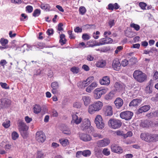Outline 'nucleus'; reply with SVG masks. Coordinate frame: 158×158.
Masks as SVG:
<instances>
[{
  "label": "nucleus",
  "mask_w": 158,
  "mask_h": 158,
  "mask_svg": "<svg viewBox=\"0 0 158 158\" xmlns=\"http://www.w3.org/2000/svg\"><path fill=\"white\" fill-rule=\"evenodd\" d=\"M103 106L102 103L100 101H98L94 102L89 106L88 109V112L91 114H92L96 111H98L100 110Z\"/></svg>",
  "instance_id": "1"
},
{
  "label": "nucleus",
  "mask_w": 158,
  "mask_h": 158,
  "mask_svg": "<svg viewBox=\"0 0 158 158\" xmlns=\"http://www.w3.org/2000/svg\"><path fill=\"white\" fill-rule=\"evenodd\" d=\"M134 78L140 83L143 82L147 80V75L141 71L139 70H135L133 74Z\"/></svg>",
  "instance_id": "2"
},
{
  "label": "nucleus",
  "mask_w": 158,
  "mask_h": 158,
  "mask_svg": "<svg viewBox=\"0 0 158 158\" xmlns=\"http://www.w3.org/2000/svg\"><path fill=\"white\" fill-rule=\"evenodd\" d=\"M108 123L109 126L114 129L119 128L122 125V123L120 120L115 119H110Z\"/></svg>",
  "instance_id": "3"
},
{
  "label": "nucleus",
  "mask_w": 158,
  "mask_h": 158,
  "mask_svg": "<svg viewBox=\"0 0 158 158\" xmlns=\"http://www.w3.org/2000/svg\"><path fill=\"white\" fill-rule=\"evenodd\" d=\"M94 122L96 124L97 127L99 129H102L104 127L105 124L104 123L102 116L98 115L96 116L95 118Z\"/></svg>",
  "instance_id": "4"
},
{
  "label": "nucleus",
  "mask_w": 158,
  "mask_h": 158,
  "mask_svg": "<svg viewBox=\"0 0 158 158\" xmlns=\"http://www.w3.org/2000/svg\"><path fill=\"white\" fill-rule=\"evenodd\" d=\"M107 91V89H101L99 88H97L94 91V97L96 99H99L102 95L105 94Z\"/></svg>",
  "instance_id": "5"
},
{
  "label": "nucleus",
  "mask_w": 158,
  "mask_h": 158,
  "mask_svg": "<svg viewBox=\"0 0 158 158\" xmlns=\"http://www.w3.org/2000/svg\"><path fill=\"white\" fill-rule=\"evenodd\" d=\"M133 113L130 111H126L121 112L120 114V116L122 118L126 120H130L133 116Z\"/></svg>",
  "instance_id": "6"
},
{
  "label": "nucleus",
  "mask_w": 158,
  "mask_h": 158,
  "mask_svg": "<svg viewBox=\"0 0 158 158\" xmlns=\"http://www.w3.org/2000/svg\"><path fill=\"white\" fill-rule=\"evenodd\" d=\"M93 76H91L89 77L85 81H84L82 82H79L77 83V85L78 87L80 88H82L83 87L87 86L94 79Z\"/></svg>",
  "instance_id": "7"
},
{
  "label": "nucleus",
  "mask_w": 158,
  "mask_h": 158,
  "mask_svg": "<svg viewBox=\"0 0 158 158\" xmlns=\"http://www.w3.org/2000/svg\"><path fill=\"white\" fill-rule=\"evenodd\" d=\"M46 138L45 135L42 131H38L36 132L35 139L38 142L43 143L45 141Z\"/></svg>",
  "instance_id": "8"
},
{
  "label": "nucleus",
  "mask_w": 158,
  "mask_h": 158,
  "mask_svg": "<svg viewBox=\"0 0 158 158\" xmlns=\"http://www.w3.org/2000/svg\"><path fill=\"white\" fill-rule=\"evenodd\" d=\"M112 66L113 69L116 71H119L121 69V64L118 59L115 58L113 60Z\"/></svg>",
  "instance_id": "9"
},
{
  "label": "nucleus",
  "mask_w": 158,
  "mask_h": 158,
  "mask_svg": "<svg viewBox=\"0 0 158 158\" xmlns=\"http://www.w3.org/2000/svg\"><path fill=\"white\" fill-rule=\"evenodd\" d=\"M81 122L80 127L81 129L83 131L87 129L90 125V122L87 118L84 119Z\"/></svg>",
  "instance_id": "10"
},
{
  "label": "nucleus",
  "mask_w": 158,
  "mask_h": 158,
  "mask_svg": "<svg viewBox=\"0 0 158 158\" xmlns=\"http://www.w3.org/2000/svg\"><path fill=\"white\" fill-rule=\"evenodd\" d=\"M110 141L108 139H104L98 141L97 142V146L99 147H102L108 145Z\"/></svg>",
  "instance_id": "11"
},
{
  "label": "nucleus",
  "mask_w": 158,
  "mask_h": 158,
  "mask_svg": "<svg viewBox=\"0 0 158 158\" xmlns=\"http://www.w3.org/2000/svg\"><path fill=\"white\" fill-rule=\"evenodd\" d=\"M78 134L80 139L84 141H89L91 139V137L90 135L85 133H79Z\"/></svg>",
  "instance_id": "12"
},
{
  "label": "nucleus",
  "mask_w": 158,
  "mask_h": 158,
  "mask_svg": "<svg viewBox=\"0 0 158 158\" xmlns=\"http://www.w3.org/2000/svg\"><path fill=\"white\" fill-rule=\"evenodd\" d=\"M103 110L106 116H111L113 114L112 108L110 106H106L104 107Z\"/></svg>",
  "instance_id": "13"
},
{
  "label": "nucleus",
  "mask_w": 158,
  "mask_h": 158,
  "mask_svg": "<svg viewBox=\"0 0 158 158\" xmlns=\"http://www.w3.org/2000/svg\"><path fill=\"white\" fill-rule=\"evenodd\" d=\"M112 152L117 153H121L123 152V149L121 148L116 144H113L111 146Z\"/></svg>",
  "instance_id": "14"
},
{
  "label": "nucleus",
  "mask_w": 158,
  "mask_h": 158,
  "mask_svg": "<svg viewBox=\"0 0 158 158\" xmlns=\"http://www.w3.org/2000/svg\"><path fill=\"white\" fill-rule=\"evenodd\" d=\"M10 103V101L6 98L0 99V107L3 108L8 106Z\"/></svg>",
  "instance_id": "15"
},
{
  "label": "nucleus",
  "mask_w": 158,
  "mask_h": 158,
  "mask_svg": "<svg viewBox=\"0 0 158 158\" xmlns=\"http://www.w3.org/2000/svg\"><path fill=\"white\" fill-rule=\"evenodd\" d=\"M18 127L19 131H27L28 129V127L23 121L19 120L18 121Z\"/></svg>",
  "instance_id": "16"
},
{
  "label": "nucleus",
  "mask_w": 158,
  "mask_h": 158,
  "mask_svg": "<svg viewBox=\"0 0 158 158\" xmlns=\"http://www.w3.org/2000/svg\"><path fill=\"white\" fill-rule=\"evenodd\" d=\"M125 85L123 83L116 82L114 85V87L116 91L119 92L124 91L125 88Z\"/></svg>",
  "instance_id": "17"
},
{
  "label": "nucleus",
  "mask_w": 158,
  "mask_h": 158,
  "mask_svg": "<svg viewBox=\"0 0 158 158\" xmlns=\"http://www.w3.org/2000/svg\"><path fill=\"white\" fill-rule=\"evenodd\" d=\"M114 102L116 107L118 109H120L123 104V100L120 98H116Z\"/></svg>",
  "instance_id": "18"
},
{
  "label": "nucleus",
  "mask_w": 158,
  "mask_h": 158,
  "mask_svg": "<svg viewBox=\"0 0 158 158\" xmlns=\"http://www.w3.org/2000/svg\"><path fill=\"white\" fill-rule=\"evenodd\" d=\"M82 118L79 117L75 114H72V121L71 122H73L77 124H78L81 122Z\"/></svg>",
  "instance_id": "19"
},
{
  "label": "nucleus",
  "mask_w": 158,
  "mask_h": 158,
  "mask_svg": "<svg viewBox=\"0 0 158 158\" xmlns=\"http://www.w3.org/2000/svg\"><path fill=\"white\" fill-rule=\"evenodd\" d=\"M150 108V106L149 105H145L142 106L139 108L137 111V114H139L143 112H146L148 111Z\"/></svg>",
  "instance_id": "20"
},
{
  "label": "nucleus",
  "mask_w": 158,
  "mask_h": 158,
  "mask_svg": "<svg viewBox=\"0 0 158 158\" xmlns=\"http://www.w3.org/2000/svg\"><path fill=\"white\" fill-rule=\"evenodd\" d=\"M100 83L102 85H108L110 83V80L109 77H103L102 79L100 80Z\"/></svg>",
  "instance_id": "21"
},
{
  "label": "nucleus",
  "mask_w": 158,
  "mask_h": 158,
  "mask_svg": "<svg viewBox=\"0 0 158 158\" xmlns=\"http://www.w3.org/2000/svg\"><path fill=\"white\" fill-rule=\"evenodd\" d=\"M141 102V100L140 99H135L133 100L130 103V106H138Z\"/></svg>",
  "instance_id": "22"
},
{
  "label": "nucleus",
  "mask_w": 158,
  "mask_h": 158,
  "mask_svg": "<svg viewBox=\"0 0 158 158\" xmlns=\"http://www.w3.org/2000/svg\"><path fill=\"white\" fill-rule=\"evenodd\" d=\"M82 99L85 106H87L90 103L91 98L89 96H84L82 97Z\"/></svg>",
  "instance_id": "23"
},
{
  "label": "nucleus",
  "mask_w": 158,
  "mask_h": 158,
  "mask_svg": "<svg viewBox=\"0 0 158 158\" xmlns=\"http://www.w3.org/2000/svg\"><path fill=\"white\" fill-rule=\"evenodd\" d=\"M119 7V6L117 3H115L114 4L110 3L108 5L107 9L109 10H113L114 9L117 10L118 9Z\"/></svg>",
  "instance_id": "24"
},
{
  "label": "nucleus",
  "mask_w": 158,
  "mask_h": 158,
  "mask_svg": "<svg viewBox=\"0 0 158 158\" xmlns=\"http://www.w3.org/2000/svg\"><path fill=\"white\" fill-rule=\"evenodd\" d=\"M101 41L103 42V44L104 45L112 43L113 42V40L112 39L110 38L106 37L105 38L101 39Z\"/></svg>",
  "instance_id": "25"
},
{
  "label": "nucleus",
  "mask_w": 158,
  "mask_h": 158,
  "mask_svg": "<svg viewBox=\"0 0 158 158\" xmlns=\"http://www.w3.org/2000/svg\"><path fill=\"white\" fill-rule=\"evenodd\" d=\"M106 64V62L105 60H101L98 61L96 65L98 67L102 68L105 66Z\"/></svg>",
  "instance_id": "26"
},
{
  "label": "nucleus",
  "mask_w": 158,
  "mask_h": 158,
  "mask_svg": "<svg viewBox=\"0 0 158 158\" xmlns=\"http://www.w3.org/2000/svg\"><path fill=\"white\" fill-rule=\"evenodd\" d=\"M33 109L34 112L35 114H37L40 112L41 108L39 105L35 104L34 106Z\"/></svg>",
  "instance_id": "27"
},
{
  "label": "nucleus",
  "mask_w": 158,
  "mask_h": 158,
  "mask_svg": "<svg viewBox=\"0 0 158 158\" xmlns=\"http://www.w3.org/2000/svg\"><path fill=\"white\" fill-rule=\"evenodd\" d=\"M59 141L61 145L64 147L67 146L69 143L68 140L65 139H60Z\"/></svg>",
  "instance_id": "28"
},
{
  "label": "nucleus",
  "mask_w": 158,
  "mask_h": 158,
  "mask_svg": "<svg viewBox=\"0 0 158 158\" xmlns=\"http://www.w3.org/2000/svg\"><path fill=\"white\" fill-rule=\"evenodd\" d=\"M94 154L98 158H101L102 156L101 150L98 148L94 149Z\"/></svg>",
  "instance_id": "29"
},
{
  "label": "nucleus",
  "mask_w": 158,
  "mask_h": 158,
  "mask_svg": "<svg viewBox=\"0 0 158 158\" xmlns=\"http://www.w3.org/2000/svg\"><path fill=\"white\" fill-rule=\"evenodd\" d=\"M152 80H151L149 81V85L146 87L145 90L147 93L150 94L152 92V89L151 86V84L152 82Z\"/></svg>",
  "instance_id": "30"
},
{
  "label": "nucleus",
  "mask_w": 158,
  "mask_h": 158,
  "mask_svg": "<svg viewBox=\"0 0 158 158\" xmlns=\"http://www.w3.org/2000/svg\"><path fill=\"white\" fill-rule=\"evenodd\" d=\"M114 92L111 91L106 96V98L107 100H111L114 97Z\"/></svg>",
  "instance_id": "31"
},
{
  "label": "nucleus",
  "mask_w": 158,
  "mask_h": 158,
  "mask_svg": "<svg viewBox=\"0 0 158 158\" xmlns=\"http://www.w3.org/2000/svg\"><path fill=\"white\" fill-rule=\"evenodd\" d=\"M34 46L38 48H42L44 47L45 44L43 43L37 42L34 44Z\"/></svg>",
  "instance_id": "32"
},
{
  "label": "nucleus",
  "mask_w": 158,
  "mask_h": 158,
  "mask_svg": "<svg viewBox=\"0 0 158 158\" xmlns=\"http://www.w3.org/2000/svg\"><path fill=\"white\" fill-rule=\"evenodd\" d=\"M149 125V122L147 120L142 121L140 123V126L143 127H148Z\"/></svg>",
  "instance_id": "33"
},
{
  "label": "nucleus",
  "mask_w": 158,
  "mask_h": 158,
  "mask_svg": "<svg viewBox=\"0 0 158 158\" xmlns=\"http://www.w3.org/2000/svg\"><path fill=\"white\" fill-rule=\"evenodd\" d=\"M12 138L14 140H15L17 139L19 137V135L16 131H14L12 133Z\"/></svg>",
  "instance_id": "34"
},
{
  "label": "nucleus",
  "mask_w": 158,
  "mask_h": 158,
  "mask_svg": "<svg viewBox=\"0 0 158 158\" xmlns=\"http://www.w3.org/2000/svg\"><path fill=\"white\" fill-rule=\"evenodd\" d=\"M51 87L53 89H58L59 87V85L57 82L55 81L52 83Z\"/></svg>",
  "instance_id": "35"
},
{
  "label": "nucleus",
  "mask_w": 158,
  "mask_h": 158,
  "mask_svg": "<svg viewBox=\"0 0 158 158\" xmlns=\"http://www.w3.org/2000/svg\"><path fill=\"white\" fill-rule=\"evenodd\" d=\"M41 8L42 9L46 10V11L49 10L50 8L49 5L48 4H41Z\"/></svg>",
  "instance_id": "36"
},
{
  "label": "nucleus",
  "mask_w": 158,
  "mask_h": 158,
  "mask_svg": "<svg viewBox=\"0 0 158 158\" xmlns=\"http://www.w3.org/2000/svg\"><path fill=\"white\" fill-rule=\"evenodd\" d=\"M40 10L39 9H36L34 10L33 13V16L35 17L38 16L40 14Z\"/></svg>",
  "instance_id": "37"
},
{
  "label": "nucleus",
  "mask_w": 158,
  "mask_h": 158,
  "mask_svg": "<svg viewBox=\"0 0 158 158\" xmlns=\"http://www.w3.org/2000/svg\"><path fill=\"white\" fill-rule=\"evenodd\" d=\"M131 27L133 28L136 31H139L140 28V27L138 24H135L134 23H132L130 24Z\"/></svg>",
  "instance_id": "38"
},
{
  "label": "nucleus",
  "mask_w": 158,
  "mask_h": 158,
  "mask_svg": "<svg viewBox=\"0 0 158 158\" xmlns=\"http://www.w3.org/2000/svg\"><path fill=\"white\" fill-rule=\"evenodd\" d=\"M82 38L85 40H87L90 39V37L89 34L87 33H84L82 34Z\"/></svg>",
  "instance_id": "39"
},
{
  "label": "nucleus",
  "mask_w": 158,
  "mask_h": 158,
  "mask_svg": "<svg viewBox=\"0 0 158 158\" xmlns=\"http://www.w3.org/2000/svg\"><path fill=\"white\" fill-rule=\"evenodd\" d=\"M83 156H89L91 155V152L89 150H85L82 151Z\"/></svg>",
  "instance_id": "40"
},
{
  "label": "nucleus",
  "mask_w": 158,
  "mask_h": 158,
  "mask_svg": "<svg viewBox=\"0 0 158 158\" xmlns=\"http://www.w3.org/2000/svg\"><path fill=\"white\" fill-rule=\"evenodd\" d=\"M19 131L23 138H26L27 137L28 134L27 131Z\"/></svg>",
  "instance_id": "41"
},
{
  "label": "nucleus",
  "mask_w": 158,
  "mask_h": 158,
  "mask_svg": "<svg viewBox=\"0 0 158 158\" xmlns=\"http://www.w3.org/2000/svg\"><path fill=\"white\" fill-rule=\"evenodd\" d=\"M79 12L81 15H84L86 12V10L84 6H81L79 8Z\"/></svg>",
  "instance_id": "42"
},
{
  "label": "nucleus",
  "mask_w": 158,
  "mask_h": 158,
  "mask_svg": "<svg viewBox=\"0 0 158 158\" xmlns=\"http://www.w3.org/2000/svg\"><path fill=\"white\" fill-rule=\"evenodd\" d=\"M45 155L44 153L41 151H38L37 152V156L36 158H44Z\"/></svg>",
  "instance_id": "43"
},
{
  "label": "nucleus",
  "mask_w": 158,
  "mask_h": 158,
  "mask_svg": "<svg viewBox=\"0 0 158 158\" xmlns=\"http://www.w3.org/2000/svg\"><path fill=\"white\" fill-rule=\"evenodd\" d=\"M92 134L94 137L96 138L97 139H101L103 137L102 135L96 133H93Z\"/></svg>",
  "instance_id": "44"
},
{
  "label": "nucleus",
  "mask_w": 158,
  "mask_h": 158,
  "mask_svg": "<svg viewBox=\"0 0 158 158\" xmlns=\"http://www.w3.org/2000/svg\"><path fill=\"white\" fill-rule=\"evenodd\" d=\"M140 138L141 139L145 141H146L147 139V133H143L140 135Z\"/></svg>",
  "instance_id": "45"
},
{
  "label": "nucleus",
  "mask_w": 158,
  "mask_h": 158,
  "mask_svg": "<svg viewBox=\"0 0 158 158\" xmlns=\"http://www.w3.org/2000/svg\"><path fill=\"white\" fill-rule=\"evenodd\" d=\"M10 125V122L9 120L4 122L2 123V126L5 128H8Z\"/></svg>",
  "instance_id": "46"
},
{
  "label": "nucleus",
  "mask_w": 158,
  "mask_h": 158,
  "mask_svg": "<svg viewBox=\"0 0 158 158\" xmlns=\"http://www.w3.org/2000/svg\"><path fill=\"white\" fill-rule=\"evenodd\" d=\"M0 85L3 88L5 89H9V86H8L7 84L6 83L1 82L0 83Z\"/></svg>",
  "instance_id": "47"
},
{
  "label": "nucleus",
  "mask_w": 158,
  "mask_h": 158,
  "mask_svg": "<svg viewBox=\"0 0 158 158\" xmlns=\"http://www.w3.org/2000/svg\"><path fill=\"white\" fill-rule=\"evenodd\" d=\"M152 142H156L158 140V134L152 135Z\"/></svg>",
  "instance_id": "48"
},
{
  "label": "nucleus",
  "mask_w": 158,
  "mask_h": 158,
  "mask_svg": "<svg viewBox=\"0 0 158 158\" xmlns=\"http://www.w3.org/2000/svg\"><path fill=\"white\" fill-rule=\"evenodd\" d=\"M33 10V7L31 6H27L26 7V10L29 13H31Z\"/></svg>",
  "instance_id": "49"
},
{
  "label": "nucleus",
  "mask_w": 158,
  "mask_h": 158,
  "mask_svg": "<svg viewBox=\"0 0 158 158\" xmlns=\"http://www.w3.org/2000/svg\"><path fill=\"white\" fill-rule=\"evenodd\" d=\"M103 153L105 155L108 156L109 155L110 152L109 150L107 148H104L102 151Z\"/></svg>",
  "instance_id": "50"
},
{
  "label": "nucleus",
  "mask_w": 158,
  "mask_h": 158,
  "mask_svg": "<svg viewBox=\"0 0 158 158\" xmlns=\"http://www.w3.org/2000/svg\"><path fill=\"white\" fill-rule=\"evenodd\" d=\"M0 42L2 45L4 46L8 43V40L7 39L2 38L0 40Z\"/></svg>",
  "instance_id": "51"
},
{
  "label": "nucleus",
  "mask_w": 158,
  "mask_h": 158,
  "mask_svg": "<svg viewBox=\"0 0 158 158\" xmlns=\"http://www.w3.org/2000/svg\"><path fill=\"white\" fill-rule=\"evenodd\" d=\"M71 70L74 73H77L79 72V69L75 67L72 68Z\"/></svg>",
  "instance_id": "52"
},
{
  "label": "nucleus",
  "mask_w": 158,
  "mask_h": 158,
  "mask_svg": "<svg viewBox=\"0 0 158 158\" xmlns=\"http://www.w3.org/2000/svg\"><path fill=\"white\" fill-rule=\"evenodd\" d=\"M147 142H152V135L148 133H147Z\"/></svg>",
  "instance_id": "53"
},
{
  "label": "nucleus",
  "mask_w": 158,
  "mask_h": 158,
  "mask_svg": "<svg viewBox=\"0 0 158 158\" xmlns=\"http://www.w3.org/2000/svg\"><path fill=\"white\" fill-rule=\"evenodd\" d=\"M73 106L75 108H79L81 107V104L79 102H76L74 103Z\"/></svg>",
  "instance_id": "54"
},
{
  "label": "nucleus",
  "mask_w": 158,
  "mask_h": 158,
  "mask_svg": "<svg viewBox=\"0 0 158 158\" xmlns=\"http://www.w3.org/2000/svg\"><path fill=\"white\" fill-rule=\"evenodd\" d=\"M139 5L142 9L144 10L146 9L145 7L147 6V4L144 2H141L139 3Z\"/></svg>",
  "instance_id": "55"
},
{
  "label": "nucleus",
  "mask_w": 158,
  "mask_h": 158,
  "mask_svg": "<svg viewBox=\"0 0 158 158\" xmlns=\"http://www.w3.org/2000/svg\"><path fill=\"white\" fill-rule=\"evenodd\" d=\"M62 131L64 134L67 135H70L71 133L70 129L69 128H67L66 129L63 130Z\"/></svg>",
  "instance_id": "56"
},
{
  "label": "nucleus",
  "mask_w": 158,
  "mask_h": 158,
  "mask_svg": "<svg viewBox=\"0 0 158 158\" xmlns=\"http://www.w3.org/2000/svg\"><path fill=\"white\" fill-rule=\"evenodd\" d=\"M68 34L69 35V38L71 39H74L75 36L72 34V31L69 30L68 32Z\"/></svg>",
  "instance_id": "57"
},
{
  "label": "nucleus",
  "mask_w": 158,
  "mask_h": 158,
  "mask_svg": "<svg viewBox=\"0 0 158 158\" xmlns=\"http://www.w3.org/2000/svg\"><path fill=\"white\" fill-rule=\"evenodd\" d=\"M23 46H26L27 48L26 49V50L27 51H29L30 50H32V48L34 46V45L33 46H31V45H28L27 44H24Z\"/></svg>",
  "instance_id": "58"
},
{
  "label": "nucleus",
  "mask_w": 158,
  "mask_h": 158,
  "mask_svg": "<svg viewBox=\"0 0 158 158\" xmlns=\"http://www.w3.org/2000/svg\"><path fill=\"white\" fill-rule=\"evenodd\" d=\"M89 86L91 87L93 90L98 86V84L96 82L94 81Z\"/></svg>",
  "instance_id": "59"
},
{
  "label": "nucleus",
  "mask_w": 158,
  "mask_h": 158,
  "mask_svg": "<svg viewBox=\"0 0 158 158\" xmlns=\"http://www.w3.org/2000/svg\"><path fill=\"white\" fill-rule=\"evenodd\" d=\"M108 23L110 27H111L114 25L115 20L114 19H110Z\"/></svg>",
  "instance_id": "60"
},
{
  "label": "nucleus",
  "mask_w": 158,
  "mask_h": 158,
  "mask_svg": "<svg viewBox=\"0 0 158 158\" xmlns=\"http://www.w3.org/2000/svg\"><path fill=\"white\" fill-rule=\"evenodd\" d=\"M88 132L89 133H94V129L93 127L92 126L89 127L88 129Z\"/></svg>",
  "instance_id": "61"
},
{
  "label": "nucleus",
  "mask_w": 158,
  "mask_h": 158,
  "mask_svg": "<svg viewBox=\"0 0 158 158\" xmlns=\"http://www.w3.org/2000/svg\"><path fill=\"white\" fill-rule=\"evenodd\" d=\"M128 64V61L126 59H124L122 61L121 64L123 67L126 66Z\"/></svg>",
  "instance_id": "62"
},
{
  "label": "nucleus",
  "mask_w": 158,
  "mask_h": 158,
  "mask_svg": "<svg viewBox=\"0 0 158 158\" xmlns=\"http://www.w3.org/2000/svg\"><path fill=\"white\" fill-rule=\"evenodd\" d=\"M53 32L54 31L52 29H48L46 31L47 34L49 35H53Z\"/></svg>",
  "instance_id": "63"
},
{
  "label": "nucleus",
  "mask_w": 158,
  "mask_h": 158,
  "mask_svg": "<svg viewBox=\"0 0 158 158\" xmlns=\"http://www.w3.org/2000/svg\"><path fill=\"white\" fill-rule=\"evenodd\" d=\"M82 29L81 28H80L79 27H77L74 29V31L75 32H81Z\"/></svg>",
  "instance_id": "64"
}]
</instances>
